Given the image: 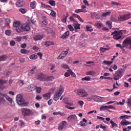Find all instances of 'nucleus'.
I'll return each mask as SVG.
<instances>
[{"instance_id": "nucleus-47", "label": "nucleus", "mask_w": 131, "mask_h": 131, "mask_svg": "<svg viewBox=\"0 0 131 131\" xmlns=\"http://www.w3.org/2000/svg\"><path fill=\"white\" fill-rule=\"evenodd\" d=\"M94 74H95V72L92 71L86 73V75H94Z\"/></svg>"}, {"instance_id": "nucleus-30", "label": "nucleus", "mask_w": 131, "mask_h": 131, "mask_svg": "<svg viewBox=\"0 0 131 131\" xmlns=\"http://www.w3.org/2000/svg\"><path fill=\"white\" fill-rule=\"evenodd\" d=\"M116 47L117 48L124 49V48H125V47H127V46L126 45V44H123V46H122L121 44L118 43V44L116 45Z\"/></svg>"}, {"instance_id": "nucleus-40", "label": "nucleus", "mask_w": 131, "mask_h": 131, "mask_svg": "<svg viewBox=\"0 0 131 131\" xmlns=\"http://www.w3.org/2000/svg\"><path fill=\"white\" fill-rule=\"evenodd\" d=\"M41 6L42 8H44V9H48V8H52L50 5H47L46 4H41Z\"/></svg>"}, {"instance_id": "nucleus-48", "label": "nucleus", "mask_w": 131, "mask_h": 131, "mask_svg": "<svg viewBox=\"0 0 131 131\" xmlns=\"http://www.w3.org/2000/svg\"><path fill=\"white\" fill-rule=\"evenodd\" d=\"M97 119H99L100 120H103V122L104 123H106V121H105V118L102 117H100L99 116H97Z\"/></svg>"}, {"instance_id": "nucleus-1", "label": "nucleus", "mask_w": 131, "mask_h": 131, "mask_svg": "<svg viewBox=\"0 0 131 131\" xmlns=\"http://www.w3.org/2000/svg\"><path fill=\"white\" fill-rule=\"evenodd\" d=\"M13 27H16V31L18 33H21V32H23L24 31H28L30 29L29 25L26 24L21 25V23L18 21L13 23Z\"/></svg>"}, {"instance_id": "nucleus-38", "label": "nucleus", "mask_w": 131, "mask_h": 131, "mask_svg": "<svg viewBox=\"0 0 131 131\" xmlns=\"http://www.w3.org/2000/svg\"><path fill=\"white\" fill-rule=\"evenodd\" d=\"M20 53L21 54H29V51L26 49H21Z\"/></svg>"}, {"instance_id": "nucleus-51", "label": "nucleus", "mask_w": 131, "mask_h": 131, "mask_svg": "<svg viewBox=\"0 0 131 131\" xmlns=\"http://www.w3.org/2000/svg\"><path fill=\"white\" fill-rule=\"evenodd\" d=\"M35 70H36V67H34L32 70H30L31 73H32V74H34L35 72L34 71H35Z\"/></svg>"}, {"instance_id": "nucleus-25", "label": "nucleus", "mask_w": 131, "mask_h": 131, "mask_svg": "<svg viewBox=\"0 0 131 131\" xmlns=\"http://www.w3.org/2000/svg\"><path fill=\"white\" fill-rule=\"evenodd\" d=\"M54 42H52L51 41H47L45 42V45L46 47H50V46H52L54 45Z\"/></svg>"}, {"instance_id": "nucleus-18", "label": "nucleus", "mask_w": 131, "mask_h": 131, "mask_svg": "<svg viewBox=\"0 0 131 131\" xmlns=\"http://www.w3.org/2000/svg\"><path fill=\"white\" fill-rule=\"evenodd\" d=\"M45 78L42 73H40V75H38L37 79L40 81H45Z\"/></svg>"}, {"instance_id": "nucleus-8", "label": "nucleus", "mask_w": 131, "mask_h": 131, "mask_svg": "<svg viewBox=\"0 0 131 131\" xmlns=\"http://www.w3.org/2000/svg\"><path fill=\"white\" fill-rule=\"evenodd\" d=\"M68 52H69V49H67L66 51H62L57 57V60L64 59L68 55Z\"/></svg>"}, {"instance_id": "nucleus-17", "label": "nucleus", "mask_w": 131, "mask_h": 131, "mask_svg": "<svg viewBox=\"0 0 131 131\" xmlns=\"http://www.w3.org/2000/svg\"><path fill=\"white\" fill-rule=\"evenodd\" d=\"M80 125H81V126H85L86 125H88V121H86L85 118H83L82 121H80Z\"/></svg>"}, {"instance_id": "nucleus-35", "label": "nucleus", "mask_w": 131, "mask_h": 131, "mask_svg": "<svg viewBox=\"0 0 131 131\" xmlns=\"http://www.w3.org/2000/svg\"><path fill=\"white\" fill-rule=\"evenodd\" d=\"M49 4L52 7H55V6H56V2L53 0H50L49 1Z\"/></svg>"}, {"instance_id": "nucleus-23", "label": "nucleus", "mask_w": 131, "mask_h": 131, "mask_svg": "<svg viewBox=\"0 0 131 131\" xmlns=\"http://www.w3.org/2000/svg\"><path fill=\"white\" fill-rule=\"evenodd\" d=\"M81 13H87L88 10H86V6L84 5H82L81 7Z\"/></svg>"}, {"instance_id": "nucleus-37", "label": "nucleus", "mask_w": 131, "mask_h": 131, "mask_svg": "<svg viewBox=\"0 0 131 131\" xmlns=\"http://www.w3.org/2000/svg\"><path fill=\"white\" fill-rule=\"evenodd\" d=\"M68 72H69L70 74H71V76H72V77H76V75H75V74L74 73H73V72H72V70H68Z\"/></svg>"}, {"instance_id": "nucleus-14", "label": "nucleus", "mask_w": 131, "mask_h": 131, "mask_svg": "<svg viewBox=\"0 0 131 131\" xmlns=\"http://www.w3.org/2000/svg\"><path fill=\"white\" fill-rule=\"evenodd\" d=\"M24 1L23 0H18L16 3V6L17 7V8H21V7H23L25 5Z\"/></svg>"}, {"instance_id": "nucleus-2", "label": "nucleus", "mask_w": 131, "mask_h": 131, "mask_svg": "<svg viewBox=\"0 0 131 131\" xmlns=\"http://www.w3.org/2000/svg\"><path fill=\"white\" fill-rule=\"evenodd\" d=\"M16 102L18 105H19V106H28V104H29V103L25 101L21 94H18L17 95Z\"/></svg>"}, {"instance_id": "nucleus-54", "label": "nucleus", "mask_w": 131, "mask_h": 131, "mask_svg": "<svg viewBox=\"0 0 131 131\" xmlns=\"http://www.w3.org/2000/svg\"><path fill=\"white\" fill-rule=\"evenodd\" d=\"M10 46H11V47H14V46H15V45H16V42L14 40H11L10 42Z\"/></svg>"}, {"instance_id": "nucleus-63", "label": "nucleus", "mask_w": 131, "mask_h": 131, "mask_svg": "<svg viewBox=\"0 0 131 131\" xmlns=\"http://www.w3.org/2000/svg\"><path fill=\"white\" fill-rule=\"evenodd\" d=\"M21 39H22V38L21 37H17L15 38V40L18 42L21 41Z\"/></svg>"}, {"instance_id": "nucleus-11", "label": "nucleus", "mask_w": 131, "mask_h": 131, "mask_svg": "<svg viewBox=\"0 0 131 131\" xmlns=\"http://www.w3.org/2000/svg\"><path fill=\"white\" fill-rule=\"evenodd\" d=\"M67 124V122L65 121H63L62 122L60 123L58 125V130H63L64 129V127L66 126Z\"/></svg>"}, {"instance_id": "nucleus-58", "label": "nucleus", "mask_w": 131, "mask_h": 131, "mask_svg": "<svg viewBox=\"0 0 131 131\" xmlns=\"http://www.w3.org/2000/svg\"><path fill=\"white\" fill-rule=\"evenodd\" d=\"M74 16H70L69 17L70 21H71V22H76V20L73 18Z\"/></svg>"}, {"instance_id": "nucleus-12", "label": "nucleus", "mask_w": 131, "mask_h": 131, "mask_svg": "<svg viewBox=\"0 0 131 131\" xmlns=\"http://www.w3.org/2000/svg\"><path fill=\"white\" fill-rule=\"evenodd\" d=\"M93 100H94V101H96V102H98L100 103H102V102L104 101L103 97H101L98 96H93Z\"/></svg>"}, {"instance_id": "nucleus-27", "label": "nucleus", "mask_w": 131, "mask_h": 131, "mask_svg": "<svg viewBox=\"0 0 131 131\" xmlns=\"http://www.w3.org/2000/svg\"><path fill=\"white\" fill-rule=\"evenodd\" d=\"M51 12L50 13V16L53 17V18L57 17V13H56V12H55L53 10H51Z\"/></svg>"}, {"instance_id": "nucleus-33", "label": "nucleus", "mask_w": 131, "mask_h": 131, "mask_svg": "<svg viewBox=\"0 0 131 131\" xmlns=\"http://www.w3.org/2000/svg\"><path fill=\"white\" fill-rule=\"evenodd\" d=\"M110 14H111V12H106L103 13L101 16L102 17H107V16H110Z\"/></svg>"}, {"instance_id": "nucleus-4", "label": "nucleus", "mask_w": 131, "mask_h": 131, "mask_svg": "<svg viewBox=\"0 0 131 131\" xmlns=\"http://www.w3.org/2000/svg\"><path fill=\"white\" fill-rule=\"evenodd\" d=\"M123 74H124L123 69H119L116 71L115 74L113 75V79H114V80H119V79H120V78L123 76Z\"/></svg>"}, {"instance_id": "nucleus-6", "label": "nucleus", "mask_w": 131, "mask_h": 131, "mask_svg": "<svg viewBox=\"0 0 131 131\" xmlns=\"http://www.w3.org/2000/svg\"><path fill=\"white\" fill-rule=\"evenodd\" d=\"M76 94L81 98H86V97H88V96H89V93H88V92H86V91L84 90V89H83L77 90L76 91Z\"/></svg>"}, {"instance_id": "nucleus-16", "label": "nucleus", "mask_w": 131, "mask_h": 131, "mask_svg": "<svg viewBox=\"0 0 131 131\" xmlns=\"http://www.w3.org/2000/svg\"><path fill=\"white\" fill-rule=\"evenodd\" d=\"M95 26H96L97 28H98V29H101V28L103 27V24L101 21H98L95 23Z\"/></svg>"}, {"instance_id": "nucleus-34", "label": "nucleus", "mask_w": 131, "mask_h": 131, "mask_svg": "<svg viewBox=\"0 0 131 131\" xmlns=\"http://www.w3.org/2000/svg\"><path fill=\"white\" fill-rule=\"evenodd\" d=\"M71 119H76V116L75 115H72L68 118V120H71Z\"/></svg>"}, {"instance_id": "nucleus-42", "label": "nucleus", "mask_w": 131, "mask_h": 131, "mask_svg": "<svg viewBox=\"0 0 131 131\" xmlns=\"http://www.w3.org/2000/svg\"><path fill=\"white\" fill-rule=\"evenodd\" d=\"M107 109V105H102L100 107V111H104Z\"/></svg>"}, {"instance_id": "nucleus-15", "label": "nucleus", "mask_w": 131, "mask_h": 131, "mask_svg": "<svg viewBox=\"0 0 131 131\" xmlns=\"http://www.w3.org/2000/svg\"><path fill=\"white\" fill-rule=\"evenodd\" d=\"M42 38H43V35H42V34L37 35H35L33 37L34 40H35V41L41 40V39H42Z\"/></svg>"}, {"instance_id": "nucleus-59", "label": "nucleus", "mask_w": 131, "mask_h": 131, "mask_svg": "<svg viewBox=\"0 0 131 131\" xmlns=\"http://www.w3.org/2000/svg\"><path fill=\"white\" fill-rule=\"evenodd\" d=\"M78 104L79 105H80V106L82 107V106L83 105L84 102H83V101H82L81 100H79V101H78Z\"/></svg>"}, {"instance_id": "nucleus-29", "label": "nucleus", "mask_w": 131, "mask_h": 131, "mask_svg": "<svg viewBox=\"0 0 131 131\" xmlns=\"http://www.w3.org/2000/svg\"><path fill=\"white\" fill-rule=\"evenodd\" d=\"M113 63V61H109L107 60H104L103 61V64H104V65H107V66L111 65V64H112Z\"/></svg>"}, {"instance_id": "nucleus-26", "label": "nucleus", "mask_w": 131, "mask_h": 131, "mask_svg": "<svg viewBox=\"0 0 131 131\" xmlns=\"http://www.w3.org/2000/svg\"><path fill=\"white\" fill-rule=\"evenodd\" d=\"M30 7L31 9H35V7H36V2L33 1L30 3Z\"/></svg>"}, {"instance_id": "nucleus-28", "label": "nucleus", "mask_w": 131, "mask_h": 131, "mask_svg": "<svg viewBox=\"0 0 131 131\" xmlns=\"http://www.w3.org/2000/svg\"><path fill=\"white\" fill-rule=\"evenodd\" d=\"M129 117H131V116H127L126 115L121 116L119 117L120 119H128Z\"/></svg>"}, {"instance_id": "nucleus-20", "label": "nucleus", "mask_w": 131, "mask_h": 131, "mask_svg": "<svg viewBox=\"0 0 131 131\" xmlns=\"http://www.w3.org/2000/svg\"><path fill=\"white\" fill-rule=\"evenodd\" d=\"M69 36V31L66 32L63 35L61 36V38L62 39H65V38H67Z\"/></svg>"}, {"instance_id": "nucleus-32", "label": "nucleus", "mask_w": 131, "mask_h": 131, "mask_svg": "<svg viewBox=\"0 0 131 131\" xmlns=\"http://www.w3.org/2000/svg\"><path fill=\"white\" fill-rule=\"evenodd\" d=\"M30 59H31V60H36V59L37 58V55H35V54H33L32 55H30L29 56Z\"/></svg>"}, {"instance_id": "nucleus-44", "label": "nucleus", "mask_w": 131, "mask_h": 131, "mask_svg": "<svg viewBox=\"0 0 131 131\" xmlns=\"http://www.w3.org/2000/svg\"><path fill=\"white\" fill-rule=\"evenodd\" d=\"M19 12L21 13V14H25L26 13V10L24 8H20L19 9Z\"/></svg>"}, {"instance_id": "nucleus-41", "label": "nucleus", "mask_w": 131, "mask_h": 131, "mask_svg": "<svg viewBox=\"0 0 131 131\" xmlns=\"http://www.w3.org/2000/svg\"><path fill=\"white\" fill-rule=\"evenodd\" d=\"M6 102H7V101L6 100V99H5V98L4 97H1L0 98L1 104H5L6 103Z\"/></svg>"}, {"instance_id": "nucleus-53", "label": "nucleus", "mask_w": 131, "mask_h": 131, "mask_svg": "<svg viewBox=\"0 0 131 131\" xmlns=\"http://www.w3.org/2000/svg\"><path fill=\"white\" fill-rule=\"evenodd\" d=\"M80 24H77L75 26L74 28L75 29H80Z\"/></svg>"}, {"instance_id": "nucleus-7", "label": "nucleus", "mask_w": 131, "mask_h": 131, "mask_svg": "<svg viewBox=\"0 0 131 131\" xmlns=\"http://www.w3.org/2000/svg\"><path fill=\"white\" fill-rule=\"evenodd\" d=\"M21 112L23 116H31L33 114L32 111H31L29 108H23L21 109Z\"/></svg>"}, {"instance_id": "nucleus-10", "label": "nucleus", "mask_w": 131, "mask_h": 131, "mask_svg": "<svg viewBox=\"0 0 131 131\" xmlns=\"http://www.w3.org/2000/svg\"><path fill=\"white\" fill-rule=\"evenodd\" d=\"M131 14H125L120 16L119 17V20L120 21H125L126 20H128V19H130Z\"/></svg>"}, {"instance_id": "nucleus-39", "label": "nucleus", "mask_w": 131, "mask_h": 131, "mask_svg": "<svg viewBox=\"0 0 131 131\" xmlns=\"http://www.w3.org/2000/svg\"><path fill=\"white\" fill-rule=\"evenodd\" d=\"M8 82V80H3L2 79H0V85H4L5 83H7Z\"/></svg>"}, {"instance_id": "nucleus-36", "label": "nucleus", "mask_w": 131, "mask_h": 131, "mask_svg": "<svg viewBox=\"0 0 131 131\" xmlns=\"http://www.w3.org/2000/svg\"><path fill=\"white\" fill-rule=\"evenodd\" d=\"M106 25H108L109 28H110V29H111V28H112V21H106Z\"/></svg>"}, {"instance_id": "nucleus-52", "label": "nucleus", "mask_w": 131, "mask_h": 131, "mask_svg": "<svg viewBox=\"0 0 131 131\" xmlns=\"http://www.w3.org/2000/svg\"><path fill=\"white\" fill-rule=\"evenodd\" d=\"M17 128V125H14L10 129V131H14Z\"/></svg>"}, {"instance_id": "nucleus-22", "label": "nucleus", "mask_w": 131, "mask_h": 131, "mask_svg": "<svg viewBox=\"0 0 131 131\" xmlns=\"http://www.w3.org/2000/svg\"><path fill=\"white\" fill-rule=\"evenodd\" d=\"M110 123L112 125V126H111V128H114V127H118V125L115 123L113 120L110 121Z\"/></svg>"}, {"instance_id": "nucleus-64", "label": "nucleus", "mask_w": 131, "mask_h": 131, "mask_svg": "<svg viewBox=\"0 0 131 131\" xmlns=\"http://www.w3.org/2000/svg\"><path fill=\"white\" fill-rule=\"evenodd\" d=\"M10 23H11V19L7 18L6 19V24H10Z\"/></svg>"}, {"instance_id": "nucleus-3", "label": "nucleus", "mask_w": 131, "mask_h": 131, "mask_svg": "<svg viewBox=\"0 0 131 131\" xmlns=\"http://www.w3.org/2000/svg\"><path fill=\"white\" fill-rule=\"evenodd\" d=\"M123 33L121 31H116L115 30L114 32H112L111 35H113V38L116 40H120L123 39V37L122 35Z\"/></svg>"}, {"instance_id": "nucleus-31", "label": "nucleus", "mask_w": 131, "mask_h": 131, "mask_svg": "<svg viewBox=\"0 0 131 131\" xmlns=\"http://www.w3.org/2000/svg\"><path fill=\"white\" fill-rule=\"evenodd\" d=\"M82 81H90L91 80V78L90 76H86L81 79Z\"/></svg>"}, {"instance_id": "nucleus-43", "label": "nucleus", "mask_w": 131, "mask_h": 131, "mask_svg": "<svg viewBox=\"0 0 131 131\" xmlns=\"http://www.w3.org/2000/svg\"><path fill=\"white\" fill-rule=\"evenodd\" d=\"M6 59L7 57H6V55H3L2 56H0V61H6Z\"/></svg>"}, {"instance_id": "nucleus-60", "label": "nucleus", "mask_w": 131, "mask_h": 131, "mask_svg": "<svg viewBox=\"0 0 131 131\" xmlns=\"http://www.w3.org/2000/svg\"><path fill=\"white\" fill-rule=\"evenodd\" d=\"M68 27L69 29L70 30V31H73V30H74L73 27H72V26H71L70 25H69Z\"/></svg>"}, {"instance_id": "nucleus-13", "label": "nucleus", "mask_w": 131, "mask_h": 131, "mask_svg": "<svg viewBox=\"0 0 131 131\" xmlns=\"http://www.w3.org/2000/svg\"><path fill=\"white\" fill-rule=\"evenodd\" d=\"M1 96H2V97H4L10 104H13V99L9 96H7V94H1Z\"/></svg>"}, {"instance_id": "nucleus-9", "label": "nucleus", "mask_w": 131, "mask_h": 131, "mask_svg": "<svg viewBox=\"0 0 131 131\" xmlns=\"http://www.w3.org/2000/svg\"><path fill=\"white\" fill-rule=\"evenodd\" d=\"M122 45H126L127 46H129V47H128V49H129V50H131V38L127 37L122 42Z\"/></svg>"}, {"instance_id": "nucleus-21", "label": "nucleus", "mask_w": 131, "mask_h": 131, "mask_svg": "<svg viewBox=\"0 0 131 131\" xmlns=\"http://www.w3.org/2000/svg\"><path fill=\"white\" fill-rule=\"evenodd\" d=\"M43 99L45 100H49L50 98H51V94L50 93H46L42 95Z\"/></svg>"}, {"instance_id": "nucleus-49", "label": "nucleus", "mask_w": 131, "mask_h": 131, "mask_svg": "<svg viewBox=\"0 0 131 131\" xmlns=\"http://www.w3.org/2000/svg\"><path fill=\"white\" fill-rule=\"evenodd\" d=\"M5 34L6 35H8V36H10L11 35V30H7L5 31Z\"/></svg>"}, {"instance_id": "nucleus-45", "label": "nucleus", "mask_w": 131, "mask_h": 131, "mask_svg": "<svg viewBox=\"0 0 131 131\" xmlns=\"http://www.w3.org/2000/svg\"><path fill=\"white\" fill-rule=\"evenodd\" d=\"M36 93H37L38 94H40L41 92V88H40V87H37L36 86Z\"/></svg>"}, {"instance_id": "nucleus-62", "label": "nucleus", "mask_w": 131, "mask_h": 131, "mask_svg": "<svg viewBox=\"0 0 131 131\" xmlns=\"http://www.w3.org/2000/svg\"><path fill=\"white\" fill-rule=\"evenodd\" d=\"M37 55L39 57L40 59H42V53L41 52H38Z\"/></svg>"}, {"instance_id": "nucleus-50", "label": "nucleus", "mask_w": 131, "mask_h": 131, "mask_svg": "<svg viewBox=\"0 0 131 131\" xmlns=\"http://www.w3.org/2000/svg\"><path fill=\"white\" fill-rule=\"evenodd\" d=\"M124 103H125V100L123 99L122 102H117V105H124Z\"/></svg>"}, {"instance_id": "nucleus-56", "label": "nucleus", "mask_w": 131, "mask_h": 131, "mask_svg": "<svg viewBox=\"0 0 131 131\" xmlns=\"http://www.w3.org/2000/svg\"><path fill=\"white\" fill-rule=\"evenodd\" d=\"M111 4L112 5H115V6H119V5H121L120 3H117V2H111Z\"/></svg>"}, {"instance_id": "nucleus-57", "label": "nucleus", "mask_w": 131, "mask_h": 131, "mask_svg": "<svg viewBox=\"0 0 131 131\" xmlns=\"http://www.w3.org/2000/svg\"><path fill=\"white\" fill-rule=\"evenodd\" d=\"M65 107L67 108V109H69V110H73V109H75V107H70V106H68V105H65Z\"/></svg>"}, {"instance_id": "nucleus-46", "label": "nucleus", "mask_w": 131, "mask_h": 131, "mask_svg": "<svg viewBox=\"0 0 131 131\" xmlns=\"http://www.w3.org/2000/svg\"><path fill=\"white\" fill-rule=\"evenodd\" d=\"M61 67L64 69H69V66L67 64H61Z\"/></svg>"}, {"instance_id": "nucleus-55", "label": "nucleus", "mask_w": 131, "mask_h": 131, "mask_svg": "<svg viewBox=\"0 0 131 131\" xmlns=\"http://www.w3.org/2000/svg\"><path fill=\"white\" fill-rule=\"evenodd\" d=\"M55 68H56V64H52L51 66L50 70H51V71H53V70H54Z\"/></svg>"}, {"instance_id": "nucleus-24", "label": "nucleus", "mask_w": 131, "mask_h": 131, "mask_svg": "<svg viewBox=\"0 0 131 131\" xmlns=\"http://www.w3.org/2000/svg\"><path fill=\"white\" fill-rule=\"evenodd\" d=\"M121 124L122 125H128V124H131V122L128 121H121Z\"/></svg>"}, {"instance_id": "nucleus-19", "label": "nucleus", "mask_w": 131, "mask_h": 131, "mask_svg": "<svg viewBox=\"0 0 131 131\" xmlns=\"http://www.w3.org/2000/svg\"><path fill=\"white\" fill-rule=\"evenodd\" d=\"M54 79V76H48L44 78V81H52Z\"/></svg>"}, {"instance_id": "nucleus-5", "label": "nucleus", "mask_w": 131, "mask_h": 131, "mask_svg": "<svg viewBox=\"0 0 131 131\" xmlns=\"http://www.w3.org/2000/svg\"><path fill=\"white\" fill-rule=\"evenodd\" d=\"M64 93V88L63 86H60L58 91L55 93L54 95V100L55 101H58L60 99V97L62 96V94Z\"/></svg>"}, {"instance_id": "nucleus-61", "label": "nucleus", "mask_w": 131, "mask_h": 131, "mask_svg": "<svg viewBox=\"0 0 131 131\" xmlns=\"http://www.w3.org/2000/svg\"><path fill=\"white\" fill-rule=\"evenodd\" d=\"M93 27V26L91 24H88L86 26V29H91Z\"/></svg>"}]
</instances>
